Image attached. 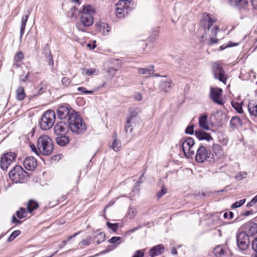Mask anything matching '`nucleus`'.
Returning a JSON list of instances; mask_svg holds the SVG:
<instances>
[{"instance_id":"obj_1","label":"nucleus","mask_w":257,"mask_h":257,"mask_svg":"<svg viewBox=\"0 0 257 257\" xmlns=\"http://www.w3.org/2000/svg\"><path fill=\"white\" fill-rule=\"evenodd\" d=\"M57 115L61 119L68 120L69 128L73 134H82L87 128L81 116L68 105L60 106L57 109Z\"/></svg>"},{"instance_id":"obj_2","label":"nucleus","mask_w":257,"mask_h":257,"mask_svg":"<svg viewBox=\"0 0 257 257\" xmlns=\"http://www.w3.org/2000/svg\"><path fill=\"white\" fill-rule=\"evenodd\" d=\"M94 13L93 8L90 5L84 6L81 11V21L76 24L77 29L82 32L86 31V27L91 26L93 23L92 15Z\"/></svg>"},{"instance_id":"obj_3","label":"nucleus","mask_w":257,"mask_h":257,"mask_svg":"<svg viewBox=\"0 0 257 257\" xmlns=\"http://www.w3.org/2000/svg\"><path fill=\"white\" fill-rule=\"evenodd\" d=\"M37 147L40 154L49 155L53 150V144L51 139L46 135L41 136L37 140Z\"/></svg>"},{"instance_id":"obj_4","label":"nucleus","mask_w":257,"mask_h":257,"mask_svg":"<svg viewBox=\"0 0 257 257\" xmlns=\"http://www.w3.org/2000/svg\"><path fill=\"white\" fill-rule=\"evenodd\" d=\"M195 160L198 163H203L207 161L209 163H213L215 158L213 154L211 151L202 145H200L197 149L195 156Z\"/></svg>"},{"instance_id":"obj_5","label":"nucleus","mask_w":257,"mask_h":257,"mask_svg":"<svg viewBox=\"0 0 257 257\" xmlns=\"http://www.w3.org/2000/svg\"><path fill=\"white\" fill-rule=\"evenodd\" d=\"M11 180L16 183H23L27 181L28 178V173L20 165H17L13 168L9 174Z\"/></svg>"},{"instance_id":"obj_6","label":"nucleus","mask_w":257,"mask_h":257,"mask_svg":"<svg viewBox=\"0 0 257 257\" xmlns=\"http://www.w3.org/2000/svg\"><path fill=\"white\" fill-rule=\"evenodd\" d=\"M56 114L52 110L46 111L42 115L39 121L40 128L44 131L50 130L54 125Z\"/></svg>"},{"instance_id":"obj_7","label":"nucleus","mask_w":257,"mask_h":257,"mask_svg":"<svg viewBox=\"0 0 257 257\" xmlns=\"http://www.w3.org/2000/svg\"><path fill=\"white\" fill-rule=\"evenodd\" d=\"M215 22L216 20L213 19L210 14L206 13L203 14L202 19L200 22V30H203L204 32L201 36V42H204V38L207 39L206 34Z\"/></svg>"},{"instance_id":"obj_8","label":"nucleus","mask_w":257,"mask_h":257,"mask_svg":"<svg viewBox=\"0 0 257 257\" xmlns=\"http://www.w3.org/2000/svg\"><path fill=\"white\" fill-rule=\"evenodd\" d=\"M133 0H119L115 5V15L119 19L123 18L130 11V5Z\"/></svg>"},{"instance_id":"obj_9","label":"nucleus","mask_w":257,"mask_h":257,"mask_svg":"<svg viewBox=\"0 0 257 257\" xmlns=\"http://www.w3.org/2000/svg\"><path fill=\"white\" fill-rule=\"evenodd\" d=\"M140 119L137 112L133 111L130 112V115L127 118L125 125L124 131L126 133L128 132L132 133L133 132V127L136 123H139Z\"/></svg>"},{"instance_id":"obj_10","label":"nucleus","mask_w":257,"mask_h":257,"mask_svg":"<svg viewBox=\"0 0 257 257\" xmlns=\"http://www.w3.org/2000/svg\"><path fill=\"white\" fill-rule=\"evenodd\" d=\"M212 71L215 79L226 84L227 77L224 69L220 64L217 62H214L212 64Z\"/></svg>"},{"instance_id":"obj_11","label":"nucleus","mask_w":257,"mask_h":257,"mask_svg":"<svg viewBox=\"0 0 257 257\" xmlns=\"http://www.w3.org/2000/svg\"><path fill=\"white\" fill-rule=\"evenodd\" d=\"M236 243L239 249L244 250L250 244L249 236L240 230L236 233Z\"/></svg>"},{"instance_id":"obj_12","label":"nucleus","mask_w":257,"mask_h":257,"mask_svg":"<svg viewBox=\"0 0 257 257\" xmlns=\"http://www.w3.org/2000/svg\"><path fill=\"white\" fill-rule=\"evenodd\" d=\"M180 143L181 144L185 155L186 156L187 154L190 155L194 154L195 151L192 150V147L195 144V142L193 138L191 137L184 138L180 141Z\"/></svg>"},{"instance_id":"obj_13","label":"nucleus","mask_w":257,"mask_h":257,"mask_svg":"<svg viewBox=\"0 0 257 257\" xmlns=\"http://www.w3.org/2000/svg\"><path fill=\"white\" fill-rule=\"evenodd\" d=\"M240 229L249 237H253L257 234V223L251 221H248L243 224Z\"/></svg>"},{"instance_id":"obj_14","label":"nucleus","mask_w":257,"mask_h":257,"mask_svg":"<svg viewBox=\"0 0 257 257\" xmlns=\"http://www.w3.org/2000/svg\"><path fill=\"white\" fill-rule=\"evenodd\" d=\"M16 154L13 152L6 153L1 159L0 167L3 170H6L9 166L15 160Z\"/></svg>"},{"instance_id":"obj_15","label":"nucleus","mask_w":257,"mask_h":257,"mask_svg":"<svg viewBox=\"0 0 257 257\" xmlns=\"http://www.w3.org/2000/svg\"><path fill=\"white\" fill-rule=\"evenodd\" d=\"M222 90L219 88H212L210 89V98L215 103L219 105H223V102L221 99Z\"/></svg>"},{"instance_id":"obj_16","label":"nucleus","mask_w":257,"mask_h":257,"mask_svg":"<svg viewBox=\"0 0 257 257\" xmlns=\"http://www.w3.org/2000/svg\"><path fill=\"white\" fill-rule=\"evenodd\" d=\"M68 128L69 124H66L64 121H59L54 126V130L56 135H64L67 133Z\"/></svg>"},{"instance_id":"obj_17","label":"nucleus","mask_w":257,"mask_h":257,"mask_svg":"<svg viewBox=\"0 0 257 257\" xmlns=\"http://www.w3.org/2000/svg\"><path fill=\"white\" fill-rule=\"evenodd\" d=\"M173 84L170 79H162L159 84V89L165 92H169L173 88Z\"/></svg>"},{"instance_id":"obj_18","label":"nucleus","mask_w":257,"mask_h":257,"mask_svg":"<svg viewBox=\"0 0 257 257\" xmlns=\"http://www.w3.org/2000/svg\"><path fill=\"white\" fill-rule=\"evenodd\" d=\"M25 168L29 171L34 170L37 166V162L33 157L26 158L23 162Z\"/></svg>"},{"instance_id":"obj_19","label":"nucleus","mask_w":257,"mask_h":257,"mask_svg":"<svg viewBox=\"0 0 257 257\" xmlns=\"http://www.w3.org/2000/svg\"><path fill=\"white\" fill-rule=\"evenodd\" d=\"M195 135L199 140H206L208 142L213 140L210 134L202 130H196Z\"/></svg>"},{"instance_id":"obj_20","label":"nucleus","mask_w":257,"mask_h":257,"mask_svg":"<svg viewBox=\"0 0 257 257\" xmlns=\"http://www.w3.org/2000/svg\"><path fill=\"white\" fill-rule=\"evenodd\" d=\"M164 251V246L160 244L152 247L149 252L150 256L154 257L162 254Z\"/></svg>"},{"instance_id":"obj_21","label":"nucleus","mask_w":257,"mask_h":257,"mask_svg":"<svg viewBox=\"0 0 257 257\" xmlns=\"http://www.w3.org/2000/svg\"><path fill=\"white\" fill-rule=\"evenodd\" d=\"M213 155L214 154L218 159L224 157V152L222 147L218 144H214L212 147Z\"/></svg>"},{"instance_id":"obj_22","label":"nucleus","mask_w":257,"mask_h":257,"mask_svg":"<svg viewBox=\"0 0 257 257\" xmlns=\"http://www.w3.org/2000/svg\"><path fill=\"white\" fill-rule=\"evenodd\" d=\"M138 72L139 74L146 75L147 77H149L151 75L154 74V66L151 65L148 66L147 68L138 69Z\"/></svg>"},{"instance_id":"obj_23","label":"nucleus","mask_w":257,"mask_h":257,"mask_svg":"<svg viewBox=\"0 0 257 257\" xmlns=\"http://www.w3.org/2000/svg\"><path fill=\"white\" fill-rule=\"evenodd\" d=\"M30 13H31V11L30 10H28L27 12V14L22 17V22H21V29H20V39H22L23 35L24 33L26 24H27L28 19L29 18V15L30 14Z\"/></svg>"},{"instance_id":"obj_24","label":"nucleus","mask_w":257,"mask_h":257,"mask_svg":"<svg viewBox=\"0 0 257 257\" xmlns=\"http://www.w3.org/2000/svg\"><path fill=\"white\" fill-rule=\"evenodd\" d=\"M208 116L206 114L201 115L199 118V124L200 127L205 130H209V127L207 123Z\"/></svg>"},{"instance_id":"obj_25","label":"nucleus","mask_w":257,"mask_h":257,"mask_svg":"<svg viewBox=\"0 0 257 257\" xmlns=\"http://www.w3.org/2000/svg\"><path fill=\"white\" fill-rule=\"evenodd\" d=\"M248 110L251 115L257 117V102L249 101L248 104Z\"/></svg>"},{"instance_id":"obj_26","label":"nucleus","mask_w":257,"mask_h":257,"mask_svg":"<svg viewBox=\"0 0 257 257\" xmlns=\"http://www.w3.org/2000/svg\"><path fill=\"white\" fill-rule=\"evenodd\" d=\"M56 142L58 145L63 147L69 143V139L65 135H59L56 138Z\"/></svg>"},{"instance_id":"obj_27","label":"nucleus","mask_w":257,"mask_h":257,"mask_svg":"<svg viewBox=\"0 0 257 257\" xmlns=\"http://www.w3.org/2000/svg\"><path fill=\"white\" fill-rule=\"evenodd\" d=\"M232 5L237 7L239 9H244L248 5L247 0H229Z\"/></svg>"},{"instance_id":"obj_28","label":"nucleus","mask_w":257,"mask_h":257,"mask_svg":"<svg viewBox=\"0 0 257 257\" xmlns=\"http://www.w3.org/2000/svg\"><path fill=\"white\" fill-rule=\"evenodd\" d=\"M218 124H221L226 117V115L221 111H217L213 115Z\"/></svg>"},{"instance_id":"obj_29","label":"nucleus","mask_w":257,"mask_h":257,"mask_svg":"<svg viewBox=\"0 0 257 257\" xmlns=\"http://www.w3.org/2000/svg\"><path fill=\"white\" fill-rule=\"evenodd\" d=\"M43 52L45 56L49 60V65H53L52 56L51 53V51L50 50V48L48 44H47L45 45Z\"/></svg>"},{"instance_id":"obj_30","label":"nucleus","mask_w":257,"mask_h":257,"mask_svg":"<svg viewBox=\"0 0 257 257\" xmlns=\"http://www.w3.org/2000/svg\"><path fill=\"white\" fill-rule=\"evenodd\" d=\"M242 124L241 120L237 116H233L230 121V125L232 128H235L238 125H241Z\"/></svg>"},{"instance_id":"obj_31","label":"nucleus","mask_w":257,"mask_h":257,"mask_svg":"<svg viewBox=\"0 0 257 257\" xmlns=\"http://www.w3.org/2000/svg\"><path fill=\"white\" fill-rule=\"evenodd\" d=\"M26 97V94L23 86H20L16 91V98L19 100H22Z\"/></svg>"},{"instance_id":"obj_32","label":"nucleus","mask_w":257,"mask_h":257,"mask_svg":"<svg viewBox=\"0 0 257 257\" xmlns=\"http://www.w3.org/2000/svg\"><path fill=\"white\" fill-rule=\"evenodd\" d=\"M38 206L39 205L37 202L33 200H30L28 203L27 209L30 213H31L34 210L37 209Z\"/></svg>"},{"instance_id":"obj_33","label":"nucleus","mask_w":257,"mask_h":257,"mask_svg":"<svg viewBox=\"0 0 257 257\" xmlns=\"http://www.w3.org/2000/svg\"><path fill=\"white\" fill-rule=\"evenodd\" d=\"M94 239L95 240L97 244L103 242L105 240V234L102 232H96L94 236Z\"/></svg>"},{"instance_id":"obj_34","label":"nucleus","mask_w":257,"mask_h":257,"mask_svg":"<svg viewBox=\"0 0 257 257\" xmlns=\"http://www.w3.org/2000/svg\"><path fill=\"white\" fill-rule=\"evenodd\" d=\"M27 215V212L26 209L22 207L20 208V210L16 212V215L20 219L26 217Z\"/></svg>"},{"instance_id":"obj_35","label":"nucleus","mask_w":257,"mask_h":257,"mask_svg":"<svg viewBox=\"0 0 257 257\" xmlns=\"http://www.w3.org/2000/svg\"><path fill=\"white\" fill-rule=\"evenodd\" d=\"M83 70L85 75L87 76L97 75L99 73V71L95 68L83 69Z\"/></svg>"},{"instance_id":"obj_36","label":"nucleus","mask_w":257,"mask_h":257,"mask_svg":"<svg viewBox=\"0 0 257 257\" xmlns=\"http://www.w3.org/2000/svg\"><path fill=\"white\" fill-rule=\"evenodd\" d=\"M121 147V142L116 139H115L112 144L111 147L115 151H119Z\"/></svg>"},{"instance_id":"obj_37","label":"nucleus","mask_w":257,"mask_h":257,"mask_svg":"<svg viewBox=\"0 0 257 257\" xmlns=\"http://www.w3.org/2000/svg\"><path fill=\"white\" fill-rule=\"evenodd\" d=\"M21 233V231L20 230H17L13 231L10 236L8 237L7 241L8 242H11L14 240Z\"/></svg>"},{"instance_id":"obj_38","label":"nucleus","mask_w":257,"mask_h":257,"mask_svg":"<svg viewBox=\"0 0 257 257\" xmlns=\"http://www.w3.org/2000/svg\"><path fill=\"white\" fill-rule=\"evenodd\" d=\"M136 209L133 206H130L127 211V215L130 217V218H133L135 217V216L136 215Z\"/></svg>"},{"instance_id":"obj_39","label":"nucleus","mask_w":257,"mask_h":257,"mask_svg":"<svg viewBox=\"0 0 257 257\" xmlns=\"http://www.w3.org/2000/svg\"><path fill=\"white\" fill-rule=\"evenodd\" d=\"M214 254L216 256H220L224 254V250L220 246H217L214 249Z\"/></svg>"},{"instance_id":"obj_40","label":"nucleus","mask_w":257,"mask_h":257,"mask_svg":"<svg viewBox=\"0 0 257 257\" xmlns=\"http://www.w3.org/2000/svg\"><path fill=\"white\" fill-rule=\"evenodd\" d=\"M24 58V54L22 51L17 52L14 57V60L17 62H20Z\"/></svg>"},{"instance_id":"obj_41","label":"nucleus","mask_w":257,"mask_h":257,"mask_svg":"<svg viewBox=\"0 0 257 257\" xmlns=\"http://www.w3.org/2000/svg\"><path fill=\"white\" fill-rule=\"evenodd\" d=\"M231 104L232 107L239 113H241L243 112L242 107L241 105L236 102H232Z\"/></svg>"},{"instance_id":"obj_42","label":"nucleus","mask_w":257,"mask_h":257,"mask_svg":"<svg viewBox=\"0 0 257 257\" xmlns=\"http://www.w3.org/2000/svg\"><path fill=\"white\" fill-rule=\"evenodd\" d=\"M246 201L245 199H243L240 200L238 201H236L235 203H233L231 205V208H236L241 206Z\"/></svg>"},{"instance_id":"obj_43","label":"nucleus","mask_w":257,"mask_h":257,"mask_svg":"<svg viewBox=\"0 0 257 257\" xmlns=\"http://www.w3.org/2000/svg\"><path fill=\"white\" fill-rule=\"evenodd\" d=\"M107 226L113 231H115L118 227V224L117 223H111L109 222H107Z\"/></svg>"},{"instance_id":"obj_44","label":"nucleus","mask_w":257,"mask_h":257,"mask_svg":"<svg viewBox=\"0 0 257 257\" xmlns=\"http://www.w3.org/2000/svg\"><path fill=\"white\" fill-rule=\"evenodd\" d=\"M194 126L193 124L189 125L185 129V133L190 135H193L194 133Z\"/></svg>"},{"instance_id":"obj_45","label":"nucleus","mask_w":257,"mask_h":257,"mask_svg":"<svg viewBox=\"0 0 257 257\" xmlns=\"http://www.w3.org/2000/svg\"><path fill=\"white\" fill-rule=\"evenodd\" d=\"M38 87H39V91H38L37 94L34 95L28 96V98H29V100H30L32 97L38 96L39 95H40L43 93L42 83L38 85Z\"/></svg>"},{"instance_id":"obj_46","label":"nucleus","mask_w":257,"mask_h":257,"mask_svg":"<svg viewBox=\"0 0 257 257\" xmlns=\"http://www.w3.org/2000/svg\"><path fill=\"white\" fill-rule=\"evenodd\" d=\"M219 30L218 26L215 25L211 31V35L212 37H216Z\"/></svg>"},{"instance_id":"obj_47","label":"nucleus","mask_w":257,"mask_h":257,"mask_svg":"<svg viewBox=\"0 0 257 257\" xmlns=\"http://www.w3.org/2000/svg\"><path fill=\"white\" fill-rule=\"evenodd\" d=\"M247 176V173L245 172H240L237 173L235 176L236 179H238L240 180L244 179Z\"/></svg>"},{"instance_id":"obj_48","label":"nucleus","mask_w":257,"mask_h":257,"mask_svg":"<svg viewBox=\"0 0 257 257\" xmlns=\"http://www.w3.org/2000/svg\"><path fill=\"white\" fill-rule=\"evenodd\" d=\"M77 90L84 94H92L93 91L92 90H88L85 87H79L77 88Z\"/></svg>"},{"instance_id":"obj_49","label":"nucleus","mask_w":257,"mask_h":257,"mask_svg":"<svg viewBox=\"0 0 257 257\" xmlns=\"http://www.w3.org/2000/svg\"><path fill=\"white\" fill-rule=\"evenodd\" d=\"M61 81L62 84L66 87L69 86L71 82L70 79L67 77H63Z\"/></svg>"},{"instance_id":"obj_50","label":"nucleus","mask_w":257,"mask_h":257,"mask_svg":"<svg viewBox=\"0 0 257 257\" xmlns=\"http://www.w3.org/2000/svg\"><path fill=\"white\" fill-rule=\"evenodd\" d=\"M91 241V237H88L86 239H83L81 241V243L84 246H88L90 244Z\"/></svg>"},{"instance_id":"obj_51","label":"nucleus","mask_w":257,"mask_h":257,"mask_svg":"<svg viewBox=\"0 0 257 257\" xmlns=\"http://www.w3.org/2000/svg\"><path fill=\"white\" fill-rule=\"evenodd\" d=\"M144 255V251L143 250H138L136 251L133 257H143Z\"/></svg>"},{"instance_id":"obj_52","label":"nucleus","mask_w":257,"mask_h":257,"mask_svg":"<svg viewBox=\"0 0 257 257\" xmlns=\"http://www.w3.org/2000/svg\"><path fill=\"white\" fill-rule=\"evenodd\" d=\"M218 39L214 38V37H210L208 41V45H212L215 43H218Z\"/></svg>"},{"instance_id":"obj_53","label":"nucleus","mask_w":257,"mask_h":257,"mask_svg":"<svg viewBox=\"0 0 257 257\" xmlns=\"http://www.w3.org/2000/svg\"><path fill=\"white\" fill-rule=\"evenodd\" d=\"M167 193V189L165 188L162 187L161 191L157 193V196L158 198H161Z\"/></svg>"},{"instance_id":"obj_54","label":"nucleus","mask_w":257,"mask_h":257,"mask_svg":"<svg viewBox=\"0 0 257 257\" xmlns=\"http://www.w3.org/2000/svg\"><path fill=\"white\" fill-rule=\"evenodd\" d=\"M251 246L252 249L257 253V237L252 241Z\"/></svg>"},{"instance_id":"obj_55","label":"nucleus","mask_w":257,"mask_h":257,"mask_svg":"<svg viewBox=\"0 0 257 257\" xmlns=\"http://www.w3.org/2000/svg\"><path fill=\"white\" fill-rule=\"evenodd\" d=\"M30 147L31 148L32 151L35 152L37 155H39L40 153L38 150V147L36 148L34 144H30Z\"/></svg>"},{"instance_id":"obj_56","label":"nucleus","mask_w":257,"mask_h":257,"mask_svg":"<svg viewBox=\"0 0 257 257\" xmlns=\"http://www.w3.org/2000/svg\"><path fill=\"white\" fill-rule=\"evenodd\" d=\"M121 238L118 236H114L111 237L109 240V242L111 243H115L117 242V241L120 240Z\"/></svg>"},{"instance_id":"obj_57","label":"nucleus","mask_w":257,"mask_h":257,"mask_svg":"<svg viewBox=\"0 0 257 257\" xmlns=\"http://www.w3.org/2000/svg\"><path fill=\"white\" fill-rule=\"evenodd\" d=\"M12 222L16 224H20L21 221L17 219L15 216V215H13L12 219Z\"/></svg>"},{"instance_id":"obj_58","label":"nucleus","mask_w":257,"mask_h":257,"mask_svg":"<svg viewBox=\"0 0 257 257\" xmlns=\"http://www.w3.org/2000/svg\"><path fill=\"white\" fill-rule=\"evenodd\" d=\"M232 44V42H229V43H228L226 45H223L222 46H221L220 47V49L221 50H223L224 49H225V48H228V47H232L233 45H231V44Z\"/></svg>"},{"instance_id":"obj_59","label":"nucleus","mask_w":257,"mask_h":257,"mask_svg":"<svg viewBox=\"0 0 257 257\" xmlns=\"http://www.w3.org/2000/svg\"><path fill=\"white\" fill-rule=\"evenodd\" d=\"M146 170H144L142 174L140 176L139 180L137 182L136 185L139 186L142 182L141 180L143 178L144 174L145 173Z\"/></svg>"},{"instance_id":"obj_60","label":"nucleus","mask_w":257,"mask_h":257,"mask_svg":"<svg viewBox=\"0 0 257 257\" xmlns=\"http://www.w3.org/2000/svg\"><path fill=\"white\" fill-rule=\"evenodd\" d=\"M251 5L254 9H257V0H250Z\"/></svg>"},{"instance_id":"obj_61","label":"nucleus","mask_w":257,"mask_h":257,"mask_svg":"<svg viewBox=\"0 0 257 257\" xmlns=\"http://www.w3.org/2000/svg\"><path fill=\"white\" fill-rule=\"evenodd\" d=\"M253 211L249 210V211H246L242 213V215L244 216H247L251 214H252Z\"/></svg>"},{"instance_id":"obj_62","label":"nucleus","mask_w":257,"mask_h":257,"mask_svg":"<svg viewBox=\"0 0 257 257\" xmlns=\"http://www.w3.org/2000/svg\"><path fill=\"white\" fill-rule=\"evenodd\" d=\"M28 75H29V72L27 73V74L22 77V76L20 78V80L21 82H25L27 79L28 78Z\"/></svg>"},{"instance_id":"obj_63","label":"nucleus","mask_w":257,"mask_h":257,"mask_svg":"<svg viewBox=\"0 0 257 257\" xmlns=\"http://www.w3.org/2000/svg\"><path fill=\"white\" fill-rule=\"evenodd\" d=\"M80 233V232H77L75 233H74L73 235H71V236H69L67 239L66 240L67 241H69L70 240H71L72 238L75 237V236H76L77 235H78Z\"/></svg>"},{"instance_id":"obj_64","label":"nucleus","mask_w":257,"mask_h":257,"mask_svg":"<svg viewBox=\"0 0 257 257\" xmlns=\"http://www.w3.org/2000/svg\"><path fill=\"white\" fill-rule=\"evenodd\" d=\"M254 204L255 203L253 202V201L251 200V201L247 204L246 206L247 207H250L253 206Z\"/></svg>"}]
</instances>
